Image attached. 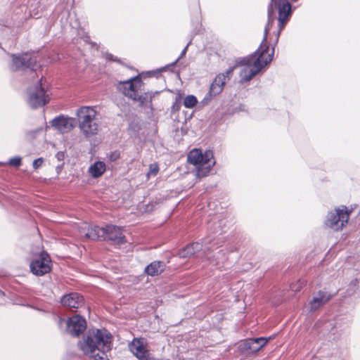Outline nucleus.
Returning a JSON list of instances; mask_svg holds the SVG:
<instances>
[{"label": "nucleus", "instance_id": "obj_27", "mask_svg": "<svg viewBox=\"0 0 360 360\" xmlns=\"http://www.w3.org/2000/svg\"><path fill=\"white\" fill-rule=\"evenodd\" d=\"M304 285L305 281L304 280H299L296 283L290 285V289L292 291H299Z\"/></svg>", "mask_w": 360, "mask_h": 360}, {"label": "nucleus", "instance_id": "obj_15", "mask_svg": "<svg viewBox=\"0 0 360 360\" xmlns=\"http://www.w3.org/2000/svg\"><path fill=\"white\" fill-rule=\"evenodd\" d=\"M81 234H83L86 238L91 240L103 239L105 235L104 227L101 228L97 226H89L86 224L82 227L80 231Z\"/></svg>", "mask_w": 360, "mask_h": 360}, {"label": "nucleus", "instance_id": "obj_38", "mask_svg": "<svg viewBox=\"0 0 360 360\" xmlns=\"http://www.w3.org/2000/svg\"><path fill=\"white\" fill-rule=\"evenodd\" d=\"M292 2H297L298 0H290Z\"/></svg>", "mask_w": 360, "mask_h": 360}, {"label": "nucleus", "instance_id": "obj_34", "mask_svg": "<svg viewBox=\"0 0 360 360\" xmlns=\"http://www.w3.org/2000/svg\"><path fill=\"white\" fill-rule=\"evenodd\" d=\"M195 23L197 25V26H198L200 25V22H199V17L197 15L196 17V20H195Z\"/></svg>", "mask_w": 360, "mask_h": 360}, {"label": "nucleus", "instance_id": "obj_32", "mask_svg": "<svg viewBox=\"0 0 360 360\" xmlns=\"http://www.w3.org/2000/svg\"><path fill=\"white\" fill-rule=\"evenodd\" d=\"M105 58L108 60H113V61H118V60L113 56L111 53H106L105 54Z\"/></svg>", "mask_w": 360, "mask_h": 360}, {"label": "nucleus", "instance_id": "obj_8", "mask_svg": "<svg viewBox=\"0 0 360 360\" xmlns=\"http://www.w3.org/2000/svg\"><path fill=\"white\" fill-rule=\"evenodd\" d=\"M349 214L350 212L346 206H343L342 209L336 208L328 212L326 224L335 231L341 230L347 224Z\"/></svg>", "mask_w": 360, "mask_h": 360}, {"label": "nucleus", "instance_id": "obj_16", "mask_svg": "<svg viewBox=\"0 0 360 360\" xmlns=\"http://www.w3.org/2000/svg\"><path fill=\"white\" fill-rule=\"evenodd\" d=\"M61 303L70 308H79L83 305V297L77 292H72L64 295L61 299Z\"/></svg>", "mask_w": 360, "mask_h": 360}, {"label": "nucleus", "instance_id": "obj_36", "mask_svg": "<svg viewBox=\"0 0 360 360\" xmlns=\"http://www.w3.org/2000/svg\"><path fill=\"white\" fill-rule=\"evenodd\" d=\"M208 241L210 242V240H209L208 239H207V240H205V245H207V242H208Z\"/></svg>", "mask_w": 360, "mask_h": 360}, {"label": "nucleus", "instance_id": "obj_29", "mask_svg": "<svg viewBox=\"0 0 360 360\" xmlns=\"http://www.w3.org/2000/svg\"><path fill=\"white\" fill-rule=\"evenodd\" d=\"M187 49H188V46H185V48L184 49V50L182 51L181 55L179 56V58L174 62L172 63L171 65H166L165 67L162 68H160V71H164V70H166L169 68V67L170 66H173L174 64H176V63L181 58H182L186 53L187 51Z\"/></svg>", "mask_w": 360, "mask_h": 360}, {"label": "nucleus", "instance_id": "obj_2", "mask_svg": "<svg viewBox=\"0 0 360 360\" xmlns=\"http://www.w3.org/2000/svg\"><path fill=\"white\" fill-rule=\"evenodd\" d=\"M78 346L84 354L94 360H108L106 352L112 349V335L105 329L89 330Z\"/></svg>", "mask_w": 360, "mask_h": 360}, {"label": "nucleus", "instance_id": "obj_25", "mask_svg": "<svg viewBox=\"0 0 360 360\" xmlns=\"http://www.w3.org/2000/svg\"><path fill=\"white\" fill-rule=\"evenodd\" d=\"M198 101L193 95L186 96L184 100V105L187 108H192L197 104Z\"/></svg>", "mask_w": 360, "mask_h": 360}, {"label": "nucleus", "instance_id": "obj_17", "mask_svg": "<svg viewBox=\"0 0 360 360\" xmlns=\"http://www.w3.org/2000/svg\"><path fill=\"white\" fill-rule=\"evenodd\" d=\"M330 295L326 291L319 290L309 302L311 311H315L325 304L330 299Z\"/></svg>", "mask_w": 360, "mask_h": 360}, {"label": "nucleus", "instance_id": "obj_33", "mask_svg": "<svg viewBox=\"0 0 360 360\" xmlns=\"http://www.w3.org/2000/svg\"><path fill=\"white\" fill-rule=\"evenodd\" d=\"M118 156H119L118 154H117V153L115 154H115L111 155L110 159L112 160H116L118 158Z\"/></svg>", "mask_w": 360, "mask_h": 360}, {"label": "nucleus", "instance_id": "obj_5", "mask_svg": "<svg viewBox=\"0 0 360 360\" xmlns=\"http://www.w3.org/2000/svg\"><path fill=\"white\" fill-rule=\"evenodd\" d=\"M188 161L195 166V174L200 178L208 175L215 164L212 151L207 150L202 153L198 149H193L188 153Z\"/></svg>", "mask_w": 360, "mask_h": 360}, {"label": "nucleus", "instance_id": "obj_14", "mask_svg": "<svg viewBox=\"0 0 360 360\" xmlns=\"http://www.w3.org/2000/svg\"><path fill=\"white\" fill-rule=\"evenodd\" d=\"M131 352L139 360H155L154 357L148 352L139 339H134L129 345Z\"/></svg>", "mask_w": 360, "mask_h": 360}, {"label": "nucleus", "instance_id": "obj_23", "mask_svg": "<svg viewBox=\"0 0 360 360\" xmlns=\"http://www.w3.org/2000/svg\"><path fill=\"white\" fill-rule=\"evenodd\" d=\"M77 39L76 43H82L83 41L84 44L89 45H98L96 42H93L90 40V37L82 27L77 30Z\"/></svg>", "mask_w": 360, "mask_h": 360}, {"label": "nucleus", "instance_id": "obj_26", "mask_svg": "<svg viewBox=\"0 0 360 360\" xmlns=\"http://www.w3.org/2000/svg\"><path fill=\"white\" fill-rule=\"evenodd\" d=\"M8 164L13 167H19L22 164V159L19 156L13 157L8 160Z\"/></svg>", "mask_w": 360, "mask_h": 360}, {"label": "nucleus", "instance_id": "obj_22", "mask_svg": "<svg viewBox=\"0 0 360 360\" xmlns=\"http://www.w3.org/2000/svg\"><path fill=\"white\" fill-rule=\"evenodd\" d=\"M271 339V337L266 338H251L252 345L253 348V354L259 351L263 347H264L269 340Z\"/></svg>", "mask_w": 360, "mask_h": 360}, {"label": "nucleus", "instance_id": "obj_18", "mask_svg": "<svg viewBox=\"0 0 360 360\" xmlns=\"http://www.w3.org/2000/svg\"><path fill=\"white\" fill-rule=\"evenodd\" d=\"M165 264L161 261H154L146 266L144 272L150 276L160 275L165 269Z\"/></svg>", "mask_w": 360, "mask_h": 360}, {"label": "nucleus", "instance_id": "obj_24", "mask_svg": "<svg viewBox=\"0 0 360 360\" xmlns=\"http://www.w3.org/2000/svg\"><path fill=\"white\" fill-rule=\"evenodd\" d=\"M152 98L153 96L151 94L145 93L144 94L139 95V94L137 93L136 94V98H133L132 100L140 102L141 105H143L147 104L148 103H150L152 101Z\"/></svg>", "mask_w": 360, "mask_h": 360}, {"label": "nucleus", "instance_id": "obj_12", "mask_svg": "<svg viewBox=\"0 0 360 360\" xmlns=\"http://www.w3.org/2000/svg\"><path fill=\"white\" fill-rule=\"evenodd\" d=\"M50 123L51 127L62 134L70 131L77 124L75 118L64 115L56 117Z\"/></svg>", "mask_w": 360, "mask_h": 360}, {"label": "nucleus", "instance_id": "obj_35", "mask_svg": "<svg viewBox=\"0 0 360 360\" xmlns=\"http://www.w3.org/2000/svg\"><path fill=\"white\" fill-rule=\"evenodd\" d=\"M191 44H192V40L191 39V40H189V41L187 42V44H186V45L189 46V45H191Z\"/></svg>", "mask_w": 360, "mask_h": 360}, {"label": "nucleus", "instance_id": "obj_9", "mask_svg": "<svg viewBox=\"0 0 360 360\" xmlns=\"http://www.w3.org/2000/svg\"><path fill=\"white\" fill-rule=\"evenodd\" d=\"M30 267L31 272L37 276H41L49 273L51 270L50 256L46 252H42L32 259Z\"/></svg>", "mask_w": 360, "mask_h": 360}, {"label": "nucleus", "instance_id": "obj_20", "mask_svg": "<svg viewBox=\"0 0 360 360\" xmlns=\"http://www.w3.org/2000/svg\"><path fill=\"white\" fill-rule=\"evenodd\" d=\"M105 164L102 161H97L89 168V173L93 178L100 177L105 171Z\"/></svg>", "mask_w": 360, "mask_h": 360}, {"label": "nucleus", "instance_id": "obj_13", "mask_svg": "<svg viewBox=\"0 0 360 360\" xmlns=\"http://www.w3.org/2000/svg\"><path fill=\"white\" fill-rule=\"evenodd\" d=\"M86 328V321L79 315L73 316L67 321V331L72 336H79Z\"/></svg>", "mask_w": 360, "mask_h": 360}, {"label": "nucleus", "instance_id": "obj_10", "mask_svg": "<svg viewBox=\"0 0 360 360\" xmlns=\"http://www.w3.org/2000/svg\"><path fill=\"white\" fill-rule=\"evenodd\" d=\"M142 84L141 79L139 76H136L127 81L120 82L117 88L124 96L132 100L136 98V94Z\"/></svg>", "mask_w": 360, "mask_h": 360}, {"label": "nucleus", "instance_id": "obj_39", "mask_svg": "<svg viewBox=\"0 0 360 360\" xmlns=\"http://www.w3.org/2000/svg\"><path fill=\"white\" fill-rule=\"evenodd\" d=\"M199 9H200V7H199V6H198V8H197V9H196V10H197L196 11L198 12Z\"/></svg>", "mask_w": 360, "mask_h": 360}, {"label": "nucleus", "instance_id": "obj_19", "mask_svg": "<svg viewBox=\"0 0 360 360\" xmlns=\"http://www.w3.org/2000/svg\"><path fill=\"white\" fill-rule=\"evenodd\" d=\"M203 245L199 243H193L179 250V256L181 258H187L193 256L195 252L202 250Z\"/></svg>", "mask_w": 360, "mask_h": 360}, {"label": "nucleus", "instance_id": "obj_3", "mask_svg": "<svg viewBox=\"0 0 360 360\" xmlns=\"http://www.w3.org/2000/svg\"><path fill=\"white\" fill-rule=\"evenodd\" d=\"M295 7H293L289 0H274V4H271V0L268 5L267 8V22L264 27V37L262 41L259 45H268L266 43V37L269 30L270 26H271L275 20V10H278V27L279 30L277 32L276 37L275 39V44L278 43V36L281 30H282L288 22L290 20L292 13Z\"/></svg>", "mask_w": 360, "mask_h": 360}, {"label": "nucleus", "instance_id": "obj_37", "mask_svg": "<svg viewBox=\"0 0 360 360\" xmlns=\"http://www.w3.org/2000/svg\"><path fill=\"white\" fill-rule=\"evenodd\" d=\"M206 248H207L208 250H210V248H211V247H210V246H207V247H206Z\"/></svg>", "mask_w": 360, "mask_h": 360}, {"label": "nucleus", "instance_id": "obj_1", "mask_svg": "<svg viewBox=\"0 0 360 360\" xmlns=\"http://www.w3.org/2000/svg\"><path fill=\"white\" fill-rule=\"evenodd\" d=\"M274 51V46H259L252 54L238 58L233 66L215 77L210 86V96H216L223 91L236 67H242L239 73L240 82H250L272 61Z\"/></svg>", "mask_w": 360, "mask_h": 360}, {"label": "nucleus", "instance_id": "obj_30", "mask_svg": "<svg viewBox=\"0 0 360 360\" xmlns=\"http://www.w3.org/2000/svg\"><path fill=\"white\" fill-rule=\"evenodd\" d=\"M70 26L72 28L75 29L76 30L81 28L80 22L78 18H75L74 21L70 22Z\"/></svg>", "mask_w": 360, "mask_h": 360}, {"label": "nucleus", "instance_id": "obj_7", "mask_svg": "<svg viewBox=\"0 0 360 360\" xmlns=\"http://www.w3.org/2000/svg\"><path fill=\"white\" fill-rule=\"evenodd\" d=\"M42 77L36 80V84L28 88L27 91V103L32 108L41 107L49 101V96L46 94L44 88L42 86Z\"/></svg>", "mask_w": 360, "mask_h": 360}, {"label": "nucleus", "instance_id": "obj_40", "mask_svg": "<svg viewBox=\"0 0 360 360\" xmlns=\"http://www.w3.org/2000/svg\"><path fill=\"white\" fill-rule=\"evenodd\" d=\"M274 4V0H271V4Z\"/></svg>", "mask_w": 360, "mask_h": 360}, {"label": "nucleus", "instance_id": "obj_11", "mask_svg": "<svg viewBox=\"0 0 360 360\" xmlns=\"http://www.w3.org/2000/svg\"><path fill=\"white\" fill-rule=\"evenodd\" d=\"M104 232L103 240H110L117 245L123 244L127 242L122 229L120 226L112 224L107 225L104 227Z\"/></svg>", "mask_w": 360, "mask_h": 360}, {"label": "nucleus", "instance_id": "obj_31", "mask_svg": "<svg viewBox=\"0 0 360 360\" xmlns=\"http://www.w3.org/2000/svg\"><path fill=\"white\" fill-rule=\"evenodd\" d=\"M43 162V159L42 158H38V159H36L33 161V167L34 169H38L42 164Z\"/></svg>", "mask_w": 360, "mask_h": 360}, {"label": "nucleus", "instance_id": "obj_28", "mask_svg": "<svg viewBox=\"0 0 360 360\" xmlns=\"http://www.w3.org/2000/svg\"><path fill=\"white\" fill-rule=\"evenodd\" d=\"M159 172V167L158 164L153 163L150 164L149 166V170L148 172V176H156Z\"/></svg>", "mask_w": 360, "mask_h": 360}, {"label": "nucleus", "instance_id": "obj_4", "mask_svg": "<svg viewBox=\"0 0 360 360\" xmlns=\"http://www.w3.org/2000/svg\"><path fill=\"white\" fill-rule=\"evenodd\" d=\"M77 122L83 136L89 139L98 134L100 122L94 107L81 106L75 112Z\"/></svg>", "mask_w": 360, "mask_h": 360}, {"label": "nucleus", "instance_id": "obj_21", "mask_svg": "<svg viewBox=\"0 0 360 360\" xmlns=\"http://www.w3.org/2000/svg\"><path fill=\"white\" fill-rule=\"evenodd\" d=\"M252 346V340L251 338H248L240 341L237 348L241 354H253V348Z\"/></svg>", "mask_w": 360, "mask_h": 360}, {"label": "nucleus", "instance_id": "obj_6", "mask_svg": "<svg viewBox=\"0 0 360 360\" xmlns=\"http://www.w3.org/2000/svg\"><path fill=\"white\" fill-rule=\"evenodd\" d=\"M12 62L10 68L13 71L22 70L27 72L31 77L37 75V57L35 53H24L16 55L11 54Z\"/></svg>", "mask_w": 360, "mask_h": 360}, {"label": "nucleus", "instance_id": "obj_41", "mask_svg": "<svg viewBox=\"0 0 360 360\" xmlns=\"http://www.w3.org/2000/svg\"><path fill=\"white\" fill-rule=\"evenodd\" d=\"M3 294V292L1 291H0V295Z\"/></svg>", "mask_w": 360, "mask_h": 360}]
</instances>
